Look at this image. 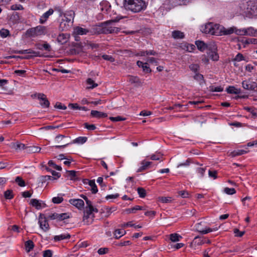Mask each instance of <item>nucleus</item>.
<instances>
[{
  "instance_id": "nucleus-1",
  "label": "nucleus",
  "mask_w": 257,
  "mask_h": 257,
  "mask_svg": "<svg viewBox=\"0 0 257 257\" xmlns=\"http://www.w3.org/2000/svg\"><path fill=\"white\" fill-rule=\"evenodd\" d=\"M124 7L125 9L134 13H138L144 10L147 5L143 0H125Z\"/></svg>"
},
{
  "instance_id": "nucleus-2",
  "label": "nucleus",
  "mask_w": 257,
  "mask_h": 257,
  "mask_svg": "<svg viewBox=\"0 0 257 257\" xmlns=\"http://www.w3.org/2000/svg\"><path fill=\"white\" fill-rule=\"evenodd\" d=\"M223 27L213 23H208L201 27V31L205 34L212 35L221 36Z\"/></svg>"
},
{
  "instance_id": "nucleus-3",
  "label": "nucleus",
  "mask_w": 257,
  "mask_h": 257,
  "mask_svg": "<svg viewBox=\"0 0 257 257\" xmlns=\"http://www.w3.org/2000/svg\"><path fill=\"white\" fill-rule=\"evenodd\" d=\"M74 13L73 11H68L63 14V17L60 23V29L62 31L69 30L73 23Z\"/></svg>"
},
{
  "instance_id": "nucleus-4",
  "label": "nucleus",
  "mask_w": 257,
  "mask_h": 257,
  "mask_svg": "<svg viewBox=\"0 0 257 257\" xmlns=\"http://www.w3.org/2000/svg\"><path fill=\"white\" fill-rule=\"evenodd\" d=\"M124 17H116L114 20L108 21L103 23V34H117L118 33L120 29L115 27L113 23L118 22L120 20L123 19Z\"/></svg>"
},
{
  "instance_id": "nucleus-5",
  "label": "nucleus",
  "mask_w": 257,
  "mask_h": 257,
  "mask_svg": "<svg viewBox=\"0 0 257 257\" xmlns=\"http://www.w3.org/2000/svg\"><path fill=\"white\" fill-rule=\"evenodd\" d=\"M48 32L47 29L43 26H38L34 28L28 29L27 32V35L31 37H37L38 36L45 35Z\"/></svg>"
},
{
  "instance_id": "nucleus-6",
  "label": "nucleus",
  "mask_w": 257,
  "mask_h": 257,
  "mask_svg": "<svg viewBox=\"0 0 257 257\" xmlns=\"http://www.w3.org/2000/svg\"><path fill=\"white\" fill-rule=\"evenodd\" d=\"M82 198H83L86 201V207L85 209V211L84 213L90 215L92 216L93 214V212H97L98 209L93 206L91 202L88 199L87 197L83 195L81 196Z\"/></svg>"
},
{
  "instance_id": "nucleus-7",
  "label": "nucleus",
  "mask_w": 257,
  "mask_h": 257,
  "mask_svg": "<svg viewBox=\"0 0 257 257\" xmlns=\"http://www.w3.org/2000/svg\"><path fill=\"white\" fill-rule=\"evenodd\" d=\"M39 224L40 227L44 231L46 232L50 229L49 225L46 217L42 214L39 216Z\"/></svg>"
},
{
  "instance_id": "nucleus-8",
  "label": "nucleus",
  "mask_w": 257,
  "mask_h": 257,
  "mask_svg": "<svg viewBox=\"0 0 257 257\" xmlns=\"http://www.w3.org/2000/svg\"><path fill=\"white\" fill-rule=\"evenodd\" d=\"M66 137L62 135H59L56 137L55 139V142L58 145H56L55 147L56 148H64L69 144L66 141H65V139Z\"/></svg>"
},
{
  "instance_id": "nucleus-9",
  "label": "nucleus",
  "mask_w": 257,
  "mask_h": 257,
  "mask_svg": "<svg viewBox=\"0 0 257 257\" xmlns=\"http://www.w3.org/2000/svg\"><path fill=\"white\" fill-rule=\"evenodd\" d=\"M196 227L197 231L203 234H207L213 231L218 230L217 227H216L213 229L207 227L203 228L202 226V222L197 223L196 224Z\"/></svg>"
},
{
  "instance_id": "nucleus-10",
  "label": "nucleus",
  "mask_w": 257,
  "mask_h": 257,
  "mask_svg": "<svg viewBox=\"0 0 257 257\" xmlns=\"http://www.w3.org/2000/svg\"><path fill=\"white\" fill-rule=\"evenodd\" d=\"M38 98L40 100V104L43 107L48 108L50 106V102L44 93H38Z\"/></svg>"
},
{
  "instance_id": "nucleus-11",
  "label": "nucleus",
  "mask_w": 257,
  "mask_h": 257,
  "mask_svg": "<svg viewBox=\"0 0 257 257\" xmlns=\"http://www.w3.org/2000/svg\"><path fill=\"white\" fill-rule=\"evenodd\" d=\"M242 87L246 90H253L256 87L255 82H251L249 80H244L242 82Z\"/></svg>"
},
{
  "instance_id": "nucleus-12",
  "label": "nucleus",
  "mask_w": 257,
  "mask_h": 257,
  "mask_svg": "<svg viewBox=\"0 0 257 257\" xmlns=\"http://www.w3.org/2000/svg\"><path fill=\"white\" fill-rule=\"evenodd\" d=\"M69 202L70 204L75 206L79 209L83 208L84 206L83 200L80 199H72L69 200Z\"/></svg>"
},
{
  "instance_id": "nucleus-13",
  "label": "nucleus",
  "mask_w": 257,
  "mask_h": 257,
  "mask_svg": "<svg viewBox=\"0 0 257 257\" xmlns=\"http://www.w3.org/2000/svg\"><path fill=\"white\" fill-rule=\"evenodd\" d=\"M13 52L16 54H32L33 55V56H34V57H41V56L39 52H36V51H33L32 49H27V50H20V51H14Z\"/></svg>"
},
{
  "instance_id": "nucleus-14",
  "label": "nucleus",
  "mask_w": 257,
  "mask_h": 257,
  "mask_svg": "<svg viewBox=\"0 0 257 257\" xmlns=\"http://www.w3.org/2000/svg\"><path fill=\"white\" fill-rule=\"evenodd\" d=\"M30 204L32 206L35 207L36 209L39 210L43 207H45V204L39 201L36 199H32L30 200Z\"/></svg>"
},
{
  "instance_id": "nucleus-15",
  "label": "nucleus",
  "mask_w": 257,
  "mask_h": 257,
  "mask_svg": "<svg viewBox=\"0 0 257 257\" xmlns=\"http://www.w3.org/2000/svg\"><path fill=\"white\" fill-rule=\"evenodd\" d=\"M103 23L100 25L95 26L91 30L90 33L92 34H103Z\"/></svg>"
},
{
  "instance_id": "nucleus-16",
  "label": "nucleus",
  "mask_w": 257,
  "mask_h": 257,
  "mask_svg": "<svg viewBox=\"0 0 257 257\" xmlns=\"http://www.w3.org/2000/svg\"><path fill=\"white\" fill-rule=\"evenodd\" d=\"M54 13V11L52 9H50L47 12L45 13L40 18L39 22L40 24L45 23L48 18L52 15Z\"/></svg>"
},
{
  "instance_id": "nucleus-17",
  "label": "nucleus",
  "mask_w": 257,
  "mask_h": 257,
  "mask_svg": "<svg viewBox=\"0 0 257 257\" xmlns=\"http://www.w3.org/2000/svg\"><path fill=\"white\" fill-rule=\"evenodd\" d=\"M151 162L146 161L145 160H143L141 163V166L138 169L137 172H141L144 171L149 168L152 164Z\"/></svg>"
},
{
  "instance_id": "nucleus-18",
  "label": "nucleus",
  "mask_w": 257,
  "mask_h": 257,
  "mask_svg": "<svg viewBox=\"0 0 257 257\" xmlns=\"http://www.w3.org/2000/svg\"><path fill=\"white\" fill-rule=\"evenodd\" d=\"M90 32V30L87 29H84L80 27H76L74 28L73 33L76 35H86Z\"/></svg>"
},
{
  "instance_id": "nucleus-19",
  "label": "nucleus",
  "mask_w": 257,
  "mask_h": 257,
  "mask_svg": "<svg viewBox=\"0 0 257 257\" xmlns=\"http://www.w3.org/2000/svg\"><path fill=\"white\" fill-rule=\"evenodd\" d=\"M90 114L92 117L97 118L106 117L107 116L106 113L97 110H91Z\"/></svg>"
},
{
  "instance_id": "nucleus-20",
  "label": "nucleus",
  "mask_w": 257,
  "mask_h": 257,
  "mask_svg": "<svg viewBox=\"0 0 257 257\" xmlns=\"http://www.w3.org/2000/svg\"><path fill=\"white\" fill-rule=\"evenodd\" d=\"M205 243V240L202 239L199 236H196L191 243L192 246L201 245Z\"/></svg>"
},
{
  "instance_id": "nucleus-21",
  "label": "nucleus",
  "mask_w": 257,
  "mask_h": 257,
  "mask_svg": "<svg viewBox=\"0 0 257 257\" xmlns=\"http://www.w3.org/2000/svg\"><path fill=\"white\" fill-rule=\"evenodd\" d=\"M127 81L131 84H140L141 83L140 79L138 77L135 76H128Z\"/></svg>"
},
{
  "instance_id": "nucleus-22",
  "label": "nucleus",
  "mask_w": 257,
  "mask_h": 257,
  "mask_svg": "<svg viewBox=\"0 0 257 257\" xmlns=\"http://www.w3.org/2000/svg\"><path fill=\"white\" fill-rule=\"evenodd\" d=\"M245 35L250 36H257V30L252 27H249L245 29Z\"/></svg>"
},
{
  "instance_id": "nucleus-23",
  "label": "nucleus",
  "mask_w": 257,
  "mask_h": 257,
  "mask_svg": "<svg viewBox=\"0 0 257 257\" xmlns=\"http://www.w3.org/2000/svg\"><path fill=\"white\" fill-rule=\"evenodd\" d=\"M195 44L197 47V48L200 51L203 52L207 49V44L205 43L202 41H196Z\"/></svg>"
},
{
  "instance_id": "nucleus-24",
  "label": "nucleus",
  "mask_w": 257,
  "mask_h": 257,
  "mask_svg": "<svg viewBox=\"0 0 257 257\" xmlns=\"http://www.w3.org/2000/svg\"><path fill=\"white\" fill-rule=\"evenodd\" d=\"M70 235L68 233H63L58 235H55L54 237V240L55 241H58L65 239H69L70 238Z\"/></svg>"
},
{
  "instance_id": "nucleus-25",
  "label": "nucleus",
  "mask_w": 257,
  "mask_h": 257,
  "mask_svg": "<svg viewBox=\"0 0 257 257\" xmlns=\"http://www.w3.org/2000/svg\"><path fill=\"white\" fill-rule=\"evenodd\" d=\"M94 217V215H92L91 216L90 215L84 213V216L83 217V222L85 224H90L92 222L93 218Z\"/></svg>"
},
{
  "instance_id": "nucleus-26",
  "label": "nucleus",
  "mask_w": 257,
  "mask_h": 257,
  "mask_svg": "<svg viewBox=\"0 0 257 257\" xmlns=\"http://www.w3.org/2000/svg\"><path fill=\"white\" fill-rule=\"evenodd\" d=\"M137 63L138 66L139 67H142L144 71H146V72H150L151 71V70L149 67L147 63H143L142 61H138Z\"/></svg>"
},
{
  "instance_id": "nucleus-27",
  "label": "nucleus",
  "mask_w": 257,
  "mask_h": 257,
  "mask_svg": "<svg viewBox=\"0 0 257 257\" xmlns=\"http://www.w3.org/2000/svg\"><path fill=\"white\" fill-rule=\"evenodd\" d=\"M86 84L87 85L86 89H92L98 86V84L95 83L91 78H88L86 80Z\"/></svg>"
},
{
  "instance_id": "nucleus-28",
  "label": "nucleus",
  "mask_w": 257,
  "mask_h": 257,
  "mask_svg": "<svg viewBox=\"0 0 257 257\" xmlns=\"http://www.w3.org/2000/svg\"><path fill=\"white\" fill-rule=\"evenodd\" d=\"M172 36L175 39H183L184 37V34L180 31H174L172 33Z\"/></svg>"
},
{
  "instance_id": "nucleus-29",
  "label": "nucleus",
  "mask_w": 257,
  "mask_h": 257,
  "mask_svg": "<svg viewBox=\"0 0 257 257\" xmlns=\"http://www.w3.org/2000/svg\"><path fill=\"white\" fill-rule=\"evenodd\" d=\"M145 210V208H144V207L143 206L136 205L132 208H128V209H125V212L128 214L135 213L136 212V210Z\"/></svg>"
},
{
  "instance_id": "nucleus-30",
  "label": "nucleus",
  "mask_w": 257,
  "mask_h": 257,
  "mask_svg": "<svg viewBox=\"0 0 257 257\" xmlns=\"http://www.w3.org/2000/svg\"><path fill=\"white\" fill-rule=\"evenodd\" d=\"M126 231L123 229H117L114 231V236L116 239H118L125 235Z\"/></svg>"
},
{
  "instance_id": "nucleus-31",
  "label": "nucleus",
  "mask_w": 257,
  "mask_h": 257,
  "mask_svg": "<svg viewBox=\"0 0 257 257\" xmlns=\"http://www.w3.org/2000/svg\"><path fill=\"white\" fill-rule=\"evenodd\" d=\"M12 148L17 151H21L25 149V145L22 143H16L12 145Z\"/></svg>"
},
{
  "instance_id": "nucleus-32",
  "label": "nucleus",
  "mask_w": 257,
  "mask_h": 257,
  "mask_svg": "<svg viewBox=\"0 0 257 257\" xmlns=\"http://www.w3.org/2000/svg\"><path fill=\"white\" fill-rule=\"evenodd\" d=\"M234 33V27H231L227 29H226L223 27V29L222 30L221 35H230Z\"/></svg>"
},
{
  "instance_id": "nucleus-33",
  "label": "nucleus",
  "mask_w": 257,
  "mask_h": 257,
  "mask_svg": "<svg viewBox=\"0 0 257 257\" xmlns=\"http://www.w3.org/2000/svg\"><path fill=\"white\" fill-rule=\"evenodd\" d=\"M182 238V237L181 235L176 233H172L170 235V239L172 242L179 241Z\"/></svg>"
},
{
  "instance_id": "nucleus-34",
  "label": "nucleus",
  "mask_w": 257,
  "mask_h": 257,
  "mask_svg": "<svg viewBox=\"0 0 257 257\" xmlns=\"http://www.w3.org/2000/svg\"><path fill=\"white\" fill-rule=\"evenodd\" d=\"M25 245L26 247V250L27 252H30L34 247V244L33 242L31 240L27 241L25 242Z\"/></svg>"
},
{
  "instance_id": "nucleus-35",
  "label": "nucleus",
  "mask_w": 257,
  "mask_h": 257,
  "mask_svg": "<svg viewBox=\"0 0 257 257\" xmlns=\"http://www.w3.org/2000/svg\"><path fill=\"white\" fill-rule=\"evenodd\" d=\"M100 9L102 12H106L109 9L110 6H109L108 3L107 2H102L100 4Z\"/></svg>"
},
{
  "instance_id": "nucleus-36",
  "label": "nucleus",
  "mask_w": 257,
  "mask_h": 257,
  "mask_svg": "<svg viewBox=\"0 0 257 257\" xmlns=\"http://www.w3.org/2000/svg\"><path fill=\"white\" fill-rule=\"evenodd\" d=\"M226 91L230 94H238L240 92L239 90L236 89L235 87L230 86L226 88Z\"/></svg>"
},
{
  "instance_id": "nucleus-37",
  "label": "nucleus",
  "mask_w": 257,
  "mask_h": 257,
  "mask_svg": "<svg viewBox=\"0 0 257 257\" xmlns=\"http://www.w3.org/2000/svg\"><path fill=\"white\" fill-rule=\"evenodd\" d=\"M128 226H131V227L134 226L135 228H141L142 227V226H141L140 225H136L135 224H133L132 221H130L127 223H124L120 225V227H121L122 228H126Z\"/></svg>"
},
{
  "instance_id": "nucleus-38",
  "label": "nucleus",
  "mask_w": 257,
  "mask_h": 257,
  "mask_svg": "<svg viewBox=\"0 0 257 257\" xmlns=\"http://www.w3.org/2000/svg\"><path fill=\"white\" fill-rule=\"evenodd\" d=\"M182 47H183L184 49L190 52H192L195 48L194 45L189 44H184Z\"/></svg>"
},
{
  "instance_id": "nucleus-39",
  "label": "nucleus",
  "mask_w": 257,
  "mask_h": 257,
  "mask_svg": "<svg viewBox=\"0 0 257 257\" xmlns=\"http://www.w3.org/2000/svg\"><path fill=\"white\" fill-rule=\"evenodd\" d=\"M158 201L162 203H170L172 202V198L170 197H159L158 198Z\"/></svg>"
},
{
  "instance_id": "nucleus-40",
  "label": "nucleus",
  "mask_w": 257,
  "mask_h": 257,
  "mask_svg": "<svg viewBox=\"0 0 257 257\" xmlns=\"http://www.w3.org/2000/svg\"><path fill=\"white\" fill-rule=\"evenodd\" d=\"M207 49L210 51V52L217 51V46L216 44L213 42H211L209 43L208 44H207Z\"/></svg>"
},
{
  "instance_id": "nucleus-41",
  "label": "nucleus",
  "mask_w": 257,
  "mask_h": 257,
  "mask_svg": "<svg viewBox=\"0 0 257 257\" xmlns=\"http://www.w3.org/2000/svg\"><path fill=\"white\" fill-rule=\"evenodd\" d=\"M208 55L213 61H217L218 60L219 56L217 53L216 51L209 52L208 53Z\"/></svg>"
},
{
  "instance_id": "nucleus-42",
  "label": "nucleus",
  "mask_w": 257,
  "mask_h": 257,
  "mask_svg": "<svg viewBox=\"0 0 257 257\" xmlns=\"http://www.w3.org/2000/svg\"><path fill=\"white\" fill-rule=\"evenodd\" d=\"M70 218V214L69 213H58V220L62 221L66 219Z\"/></svg>"
},
{
  "instance_id": "nucleus-43",
  "label": "nucleus",
  "mask_w": 257,
  "mask_h": 257,
  "mask_svg": "<svg viewBox=\"0 0 257 257\" xmlns=\"http://www.w3.org/2000/svg\"><path fill=\"white\" fill-rule=\"evenodd\" d=\"M223 90V89L221 86L215 87L212 85L209 87V90L211 92H221Z\"/></svg>"
},
{
  "instance_id": "nucleus-44",
  "label": "nucleus",
  "mask_w": 257,
  "mask_h": 257,
  "mask_svg": "<svg viewBox=\"0 0 257 257\" xmlns=\"http://www.w3.org/2000/svg\"><path fill=\"white\" fill-rule=\"evenodd\" d=\"M38 48L39 50H42L43 49H44L45 50H46L48 51H50L51 50V46L49 44L46 43L42 45H39Z\"/></svg>"
},
{
  "instance_id": "nucleus-45",
  "label": "nucleus",
  "mask_w": 257,
  "mask_h": 257,
  "mask_svg": "<svg viewBox=\"0 0 257 257\" xmlns=\"http://www.w3.org/2000/svg\"><path fill=\"white\" fill-rule=\"evenodd\" d=\"M163 157V155L160 153H156L151 156L150 159L152 160H160Z\"/></svg>"
},
{
  "instance_id": "nucleus-46",
  "label": "nucleus",
  "mask_w": 257,
  "mask_h": 257,
  "mask_svg": "<svg viewBox=\"0 0 257 257\" xmlns=\"http://www.w3.org/2000/svg\"><path fill=\"white\" fill-rule=\"evenodd\" d=\"M137 191L139 196L141 198H144L146 196V191L144 188L142 187H139L137 189Z\"/></svg>"
},
{
  "instance_id": "nucleus-47",
  "label": "nucleus",
  "mask_w": 257,
  "mask_h": 257,
  "mask_svg": "<svg viewBox=\"0 0 257 257\" xmlns=\"http://www.w3.org/2000/svg\"><path fill=\"white\" fill-rule=\"evenodd\" d=\"M5 197L7 199H11L14 197L13 191L11 190H8L5 192L4 193Z\"/></svg>"
},
{
  "instance_id": "nucleus-48",
  "label": "nucleus",
  "mask_w": 257,
  "mask_h": 257,
  "mask_svg": "<svg viewBox=\"0 0 257 257\" xmlns=\"http://www.w3.org/2000/svg\"><path fill=\"white\" fill-rule=\"evenodd\" d=\"M86 140H87L86 137H80L76 138L75 140H74V143H78V144H83L85 142H86Z\"/></svg>"
},
{
  "instance_id": "nucleus-49",
  "label": "nucleus",
  "mask_w": 257,
  "mask_h": 257,
  "mask_svg": "<svg viewBox=\"0 0 257 257\" xmlns=\"http://www.w3.org/2000/svg\"><path fill=\"white\" fill-rule=\"evenodd\" d=\"M224 192L228 195H233L236 193V191L234 188H229L226 187L224 189Z\"/></svg>"
},
{
  "instance_id": "nucleus-50",
  "label": "nucleus",
  "mask_w": 257,
  "mask_h": 257,
  "mask_svg": "<svg viewBox=\"0 0 257 257\" xmlns=\"http://www.w3.org/2000/svg\"><path fill=\"white\" fill-rule=\"evenodd\" d=\"M15 181L21 187H24L25 186V182L20 177H17Z\"/></svg>"
},
{
  "instance_id": "nucleus-51",
  "label": "nucleus",
  "mask_w": 257,
  "mask_h": 257,
  "mask_svg": "<svg viewBox=\"0 0 257 257\" xmlns=\"http://www.w3.org/2000/svg\"><path fill=\"white\" fill-rule=\"evenodd\" d=\"M208 175L210 177L212 178L213 179H215L217 178V172L215 170H209Z\"/></svg>"
},
{
  "instance_id": "nucleus-52",
  "label": "nucleus",
  "mask_w": 257,
  "mask_h": 257,
  "mask_svg": "<svg viewBox=\"0 0 257 257\" xmlns=\"http://www.w3.org/2000/svg\"><path fill=\"white\" fill-rule=\"evenodd\" d=\"M234 33L238 35H245V29H238L234 27Z\"/></svg>"
},
{
  "instance_id": "nucleus-53",
  "label": "nucleus",
  "mask_w": 257,
  "mask_h": 257,
  "mask_svg": "<svg viewBox=\"0 0 257 257\" xmlns=\"http://www.w3.org/2000/svg\"><path fill=\"white\" fill-rule=\"evenodd\" d=\"M9 31L7 29H3L0 31V35L3 38L7 37L9 35Z\"/></svg>"
},
{
  "instance_id": "nucleus-54",
  "label": "nucleus",
  "mask_w": 257,
  "mask_h": 257,
  "mask_svg": "<svg viewBox=\"0 0 257 257\" xmlns=\"http://www.w3.org/2000/svg\"><path fill=\"white\" fill-rule=\"evenodd\" d=\"M63 201V198L62 197H55L52 198V202L54 203L59 204Z\"/></svg>"
},
{
  "instance_id": "nucleus-55",
  "label": "nucleus",
  "mask_w": 257,
  "mask_h": 257,
  "mask_svg": "<svg viewBox=\"0 0 257 257\" xmlns=\"http://www.w3.org/2000/svg\"><path fill=\"white\" fill-rule=\"evenodd\" d=\"M109 119L112 121H118L124 120H125V118L117 116L116 117H110Z\"/></svg>"
},
{
  "instance_id": "nucleus-56",
  "label": "nucleus",
  "mask_w": 257,
  "mask_h": 257,
  "mask_svg": "<svg viewBox=\"0 0 257 257\" xmlns=\"http://www.w3.org/2000/svg\"><path fill=\"white\" fill-rule=\"evenodd\" d=\"M102 57L103 59L107 60V61H109L110 62H113L114 61V58L110 55L105 54V55H103L102 56Z\"/></svg>"
},
{
  "instance_id": "nucleus-57",
  "label": "nucleus",
  "mask_w": 257,
  "mask_h": 257,
  "mask_svg": "<svg viewBox=\"0 0 257 257\" xmlns=\"http://www.w3.org/2000/svg\"><path fill=\"white\" fill-rule=\"evenodd\" d=\"M84 127L88 130H94L96 128V126L94 124H90L87 122L84 123Z\"/></svg>"
},
{
  "instance_id": "nucleus-58",
  "label": "nucleus",
  "mask_w": 257,
  "mask_h": 257,
  "mask_svg": "<svg viewBox=\"0 0 257 257\" xmlns=\"http://www.w3.org/2000/svg\"><path fill=\"white\" fill-rule=\"evenodd\" d=\"M246 153V152L245 151L243 150H240L233 152L232 153V154L233 156H236L243 155Z\"/></svg>"
},
{
  "instance_id": "nucleus-59",
  "label": "nucleus",
  "mask_w": 257,
  "mask_h": 257,
  "mask_svg": "<svg viewBox=\"0 0 257 257\" xmlns=\"http://www.w3.org/2000/svg\"><path fill=\"white\" fill-rule=\"evenodd\" d=\"M199 67L197 64H194L190 65L189 66V68L191 69V70H192V71H193L195 73L197 72V71L199 70Z\"/></svg>"
},
{
  "instance_id": "nucleus-60",
  "label": "nucleus",
  "mask_w": 257,
  "mask_h": 257,
  "mask_svg": "<svg viewBox=\"0 0 257 257\" xmlns=\"http://www.w3.org/2000/svg\"><path fill=\"white\" fill-rule=\"evenodd\" d=\"M12 10H21L23 9V7L21 5H13L11 7Z\"/></svg>"
},
{
  "instance_id": "nucleus-61",
  "label": "nucleus",
  "mask_w": 257,
  "mask_h": 257,
  "mask_svg": "<svg viewBox=\"0 0 257 257\" xmlns=\"http://www.w3.org/2000/svg\"><path fill=\"white\" fill-rule=\"evenodd\" d=\"M206 169L203 168H198L197 169V172L199 174L200 177H202L204 176Z\"/></svg>"
},
{
  "instance_id": "nucleus-62",
  "label": "nucleus",
  "mask_w": 257,
  "mask_h": 257,
  "mask_svg": "<svg viewBox=\"0 0 257 257\" xmlns=\"http://www.w3.org/2000/svg\"><path fill=\"white\" fill-rule=\"evenodd\" d=\"M194 78L198 81H203V76L199 73H196L195 76H194Z\"/></svg>"
},
{
  "instance_id": "nucleus-63",
  "label": "nucleus",
  "mask_w": 257,
  "mask_h": 257,
  "mask_svg": "<svg viewBox=\"0 0 257 257\" xmlns=\"http://www.w3.org/2000/svg\"><path fill=\"white\" fill-rule=\"evenodd\" d=\"M234 233L235 234L236 236L241 237L244 234V231H240L237 228H235L234 229Z\"/></svg>"
},
{
  "instance_id": "nucleus-64",
  "label": "nucleus",
  "mask_w": 257,
  "mask_h": 257,
  "mask_svg": "<svg viewBox=\"0 0 257 257\" xmlns=\"http://www.w3.org/2000/svg\"><path fill=\"white\" fill-rule=\"evenodd\" d=\"M52 252L50 250H46L44 251L43 256L44 257H52Z\"/></svg>"
}]
</instances>
